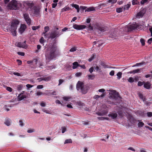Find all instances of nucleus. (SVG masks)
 I'll use <instances>...</instances> for the list:
<instances>
[{"instance_id": "nucleus-42", "label": "nucleus", "mask_w": 152, "mask_h": 152, "mask_svg": "<svg viewBox=\"0 0 152 152\" xmlns=\"http://www.w3.org/2000/svg\"><path fill=\"white\" fill-rule=\"evenodd\" d=\"M77 49L76 47H74L71 48L69 50V51L71 52H73L76 51Z\"/></svg>"}, {"instance_id": "nucleus-48", "label": "nucleus", "mask_w": 152, "mask_h": 152, "mask_svg": "<svg viewBox=\"0 0 152 152\" xmlns=\"http://www.w3.org/2000/svg\"><path fill=\"white\" fill-rule=\"evenodd\" d=\"M62 133H64L66 131V128L65 127H62L61 128Z\"/></svg>"}, {"instance_id": "nucleus-32", "label": "nucleus", "mask_w": 152, "mask_h": 152, "mask_svg": "<svg viewBox=\"0 0 152 152\" xmlns=\"http://www.w3.org/2000/svg\"><path fill=\"white\" fill-rule=\"evenodd\" d=\"M122 73L121 72H119L117 74V78L118 79H120L121 77Z\"/></svg>"}, {"instance_id": "nucleus-54", "label": "nucleus", "mask_w": 152, "mask_h": 152, "mask_svg": "<svg viewBox=\"0 0 152 152\" xmlns=\"http://www.w3.org/2000/svg\"><path fill=\"white\" fill-rule=\"evenodd\" d=\"M148 0H142L141 1L140 3L141 4H143L147 2Z\"/></svg>"}, {"instance_id": "nucleus-49", "label": "nucleus", "mask_w": 152, "mask_h": 152, "mask_svg": "<svg viewBox=\"0 0 152 152\" xmlns=\"http://www.w3.org/2000/svg\"><path fill=\"white\" fill-rule=\"evenodd\" d=\"M143 63H136L132 67H135L136 66H138L142 64Z\"/></svg>"}, {"instance_id": "nucleus-22", "label": "nucleus", "mask_w": 152, "mask_h": 152, "mask_svg": "<svg viewBox=\"0 0 152 152\" xmlns=\"http://www.w3.org/2000/svg\"><path fill=\"white\" fill-rule=\"evenodd\" d=\"M97 29L101 32H104L105 31H106L107 30L106 27L105 28L100 26L98 27Z\"/></svg>"}, {"instance_id": "nucleus-29", "label": "nucleus", "mask_w": 152, "mask_h": 152, "mask_svg": "<svg viewBox=\"0 0 152 152\" xmlns=\"http://www.w3.org/2000/svg\"><path fill=\"white\" fill-rule=\"evenodd\" d=\"M49 30V27L48 26H45L44 28L45 32L43 33L44 34L45 36L46 37L45 34Z\"/></svg>"}, {"instance_id": "nucleus-30", "label": "nucleus", "mask_w": 152, "mask_h": 152, "mask_svg": "<svg viewBox=\"0 0 152 152\" xmlns=\"http://www.w3.org/2000/svg\"><path fill=\"white\" fill-rule=\"evenodd\" d=\"M130 7V4H127L125 5L123 8L124 10H128Z\"/></svg>"}, {"instance_id": "nucleus-55", "label": "nucleus", "mask_w": 152, "mask_h": 152, "mask_svg": "<svg viewBox=\"0 0 152 152\" xmlns=\"http://www.w3.org/2000/svg\"><path fill=\"white\" fill-rule=\"evenodd\" d=\"M56 104H61V106L64 105L62 103H61V102H60V101L58 100H56Z\"/></svg>"}, {"instance_id": "nucleus-27", "label": "nucleus", "mask_w": 152, "mask_h": 152, "mask_svg": "<svg viewBox=\"0 0 152 152\" xmlns=\"http://www.w3.org/2000/svg\"><path fill=\"white\" fill-rule=\"evenodd\" d=\"M76 104L80 107H82L84 106V104L80 101L77 102L76 103Z\"/></svg>"}, {"instance_id": "nucleus-11", "label": "nucleus", "mask_w": 152, "mask_h": 152, "mask_svg": "<svg viewBox=\"0 0 152 152\" xmlns=\"http://www.w3.org/2000/svg\"><path fill=\"white\" fill-rule=\"evenodd\" d=\"M28 98V97L27 93L24 94L21 93L18 95L17 97V99L18 101H20L25 99Z\"/></svg>"}, {"instance_id": "nucleus-57", "label": "nucleus", "mask_w": 152, "mask_h": 152, "mask_svg": "<svg viewBox=\"0 0 152 152\" xmlns=\"http://www.w3.org/2000/svg\"><path fill=\"white\" fill-rule=\"evenodd\" d=\"M43 88V86L42 85H39L37 86V88L38 89H42Z\"/></svg>"}, {"instance_id": "nucleus-24", "label": "nucleus", "mask_w": 152, "mask_h": 152, "mask_svg": "<svg viewBox=\"0 0 152 152\" xmlns=\"http://www.w3.org/2000/svg\"><path fill=\"white\" fill-rule=\"evenodd\" d=\"M72 65V69H75L77 68L78 66H79L80 64H78L77 62L76 61L73 63Z\"/></svg>"}, {"instance_id": "nucleus-18", "label": "nucleus", "mask_w": 152, "mask_h": 152, "mask_svg": "<svg viewBox=\"0 0 152 152\" xmlns=\"http://www.w3.org/2000/svg\"><path fill=\"white\" fill-rule=\"evenodd\" d=\"M151 86V83L150 82H147L145 83L144 82V87L145 88L147 89H149L150 88Z\"/></svg>"}, {"instance_id": "nucleus-61", "label": "nucleus", "mask_w": 152, "mask_h": 152, "mask_svg": "<svg viewBox=\"0 0 152 152\" xmlns=\"http://www.w3.org/2000/svg\"><path fill=\"white\" fill-rule=\"evenodd\" d=\"M42 110L43 112L46 113L50 114L49 111L48 110H46L45 109H43Z\"/></svg>"}, {"instance_id": "nucleus-3", "label": "nucleus", "mask_w": 152, "mask_h": 152, "mask_svg": "<svg viewBox=\"0 0 152 152\" xmlns=\"http://www.w3.org/2000/svg\"><path fill=\"white\" fill-rule=\"evenodd\" d=\"M109 98L113 101V103L115 104L119 103L121 99L119 94L115 90H111L109 93Z\"/></svg>"}, {"instance_id": "nucleus-6", "label": "nucleus", "mask_w": 152, "mask_h": 152, "mask_svg": "<svg viewBox=\"0 0 152 152\" xmlns=\"http://www.w3.org/2000/svg\"><path fill=\"white\" fill-rule=\"evenodd\" d=\"M76 88L78 91H81L83 94H85L87 92V90L84 88L83 83L80 81L78 82L77 84Z\"/></svg>"}, {"instance_id": "nucleus-62", "label": "nucleus", "mask_w": 152, "mask_h": 152, "mask_svg": "<svg viewBox=\"0 0 152 152\" xmlns=\"http://www.w3.org/2000/svg\"><path fill=\"white\" fill-rule=\"evenodd\" d=\"M64 82V80H63L60 79L59 80V83L58 85L59 86L61 85L63 82Z\"/></svg>"}, {"instance_id": "nucleus-60", "label": "nucleus", "mask_w": 152, "mask_h": 152, "mask_svg": "<svg viewBox=\"0 0 152 152\" xmlns=\"http://www.w3.org/2000/svg\"><path fill=\"white\" fill-rule=\"evenodd\" d=\"M56 68V66L54 65L50 66L48 67V69H55Z\"/></svg>"}, {"instance_id": "nucleus-7", "label": "nucleus", "mask_w": 152, "mask_h": 152, "mask_svg": "<svg viewBox=\"0 0 152 152\" xmlns=\"http://www.w3.org/2000/svg\"><path fill=\"white\" fill-rule=\"evenodd\" d=\"M102 108L103 109H102L101 112H96V114L99 116L104 115L107 114L108 111V107L105 105H103Z\"/></svg>"}, {"instance_id": "nucleus-5", "label": "nucleus", "mask_w": 152, "mask_h": 152, "mask_svg": "<svg viewBox=\"0 0 152 152\" xmlns=\"http://www.w3.org/2000/svg\"><path fill=\"white\" fill-rule=\"evenodd\" d=\"M9 9L17 10L21 8L22 4L19 1L15 0H12L7 5Z\"/></svg>"}, {"instance_id": "nucleus-41", "label": "nucleus", "mask_w": 152, "mask_h": 152, "mask_svg": "<svg viewBox=\"0 0 152 152\" xmlns=\"http://www.w3.org/2000/svg\"><path fill=\"white\" fill-rule=\"evenodd\" d=\"M71 5L72 7L75 8L76 9H78L79 7V5L77 4H73Z\"/></svg>"}, {"instance_id": "nucleus-8", "label": "nucleus", "mask_w": 152, "mask_h": 152, "mask_svg": "<svg viewBox=\"0 0 152 152\" xmlns=\"http://www.w3.org/2000/svg\"><path fill=\"white\" fill-rule=\"evenodd\" d=\"M140 26L137 23H134L132 25H128L126 26L125 28H128V31H129L132 30L138 29Z\"/></svg>"}, {"instance_id": "nucleus-9", "label": "nucleus", "mask_w": 152, "mask_h": 152, "mask_svg": "<svg viewBox=\"0 0 152 152\" xmlns=\"http://www.w3.org/2000/svg\"><path fill=\"white\" fill-rule=\"evenodd\" d=\"M40 8L39 6H34L32 8L33 13L37 17L39 16Z\"/></svg>"}, {"instance_id": "nucleus-46", "label": "nucleus", "mask_w": 152, "mask_h": 152, "mask_svg": "<svg viewBox=\"0 0 152 152\" xmlns=\"http://www.w3.org/2000/svg\"><path fill=\"white\" fill-rule=\"evenodd\" d=\"M89 79L92 80L94 77V75H89L88 76Z\"/></svg>"}, {"instance_id": "nucleus-17", "label": "nucleus", "mask_w": 152, "mask_h": 152, "mask_svg": "<svg viewBox=\"0 0 152 152\" xmlns=\"http://www.w3.org/2000/svg\"><path fill=\"white\" fill-rule=\"evenodd\" d=\"M109 117H111L112 119L115 118L117 116V114L115 112H113L108 115Z\"/></svg>"}, {"instance_id": "nucleus-47", "label": "nucleus", "mask_w": 152, "mask_h": 152, "mask_svg": "<svg viewBox=\"0 0 152 152\" xmlns=\"http://www.w3.org/2000/svg\"><path fill=\"white\" fill-rule=\"evenodd\" d=\"M19 123L20 125V126H24V124L23 123V122L21 120H19Z\"/></svg>"}, {"instance_id": "nucleus-23", "label": "nucleus", "mask_w": 152, "mask_h": 152, "mask_svg": "<svg viewBox=\"0 0 152 152\" xmlns=\"http://www.w3.org/2000/svg\"><path fill=\"white\" fill-rule=\"evenodd\" d=\"M144 14V13H143L142 11H141L137 13L136 17L137 18H140L142 17Z\"/></svg>"}, {"instance_id": "nucleus-64", "label": "nucleus", "mask_w": 152, "mask_h": 152, "mask_svg": "<svg viewBox=\"0 0 152 152\" xmlns=\"http://www.w3.org/2000/svg\"><path fill=\"white\" fill-rule=\"evenodd\" d=\"M80 9H82L83 10H86L87 8V7L83 6H80Z\"/></svg>"}, {"instance_id": "nucleus-21", "label": "nucleus", "mask_w": 152, "mask_h": 152, "mask_svg": "<svg viewBox=\"0 0 152 152\" xmlns=\"http://www.w3.org/2000/svg\"><path fill=\"white\" fill-rule=\"evenodd\" d=\"M71 97L69 96H65L62 97L63 99L66 102L69 101L71 99Z\"/></svg>"}, {"instance_id": "nucleus-45", "label": "nucleus", "mask_w": 152, "mask_h": 152, "mask_svg": "<svg viewBox=\"0 0 152 152\" xmlns=\"http://www.w3.org/2000/svg\"><path fill=\"white\" fill-rule=\"evenodd\" d=\"M23 86L22 85H19L18 86L17 89L18 91H20L22 90Z\"/></svg>"}, {"instance_id": "nucleus-28", "label": "nucleus", "mask_w": 152, "mask_h": 152, "mask_svg": "<svg viewBox=\"0 0 152 152\" xmlns=\"http://www.w3.org/2000/svg\"><path fill=\"white\" fill-rule=\"evenodd\" d=\"M116 33V31H114V32H113V33H112L110 34V37H111L112 38H114V37H115V36H117Z\"/></svg>"}, {"instance_id": "nucleus-14", "label": "nucleus", "mask_w": 152, "mask_h": 152, "mask_svg": "<svg viewBox=\"0 0 152 152\" xmlns=\"http://www.w3.org/2000/svg\"><path fill=\"white\" fill-rule=\"evenodd\" d=\"M26 41H25L23 42H18L16 43V45L19 47L25 48L26 47Z\"/></svg>"}, {"instance_id": "nucleus-56", "label": "nucleus", "mask_w": 152, "mask_h": 152, "mask_svg": "<svg viewBox=\"0 0 152 152\" xmlns=\"http://www.w3.org/2000/svg\"><path fill=\"white\" fill-rule=\"evenodd\" d=\"M82 73L81 72H77L75 74V75L76 77H78L82 75Z\"/></svg>"}, {"instance_id": "nucleus-16", "label": "nucleus", "mask_w": 152, "mask_h": 152, "mask_svg": "<svg viewBox=\"0 0 152 152\" xmlns=\"http://www.w3.org/2000/svg\"><path fill=\"white\" fill-rule=\"evenodd\" d=\"M26 28V26L24 24L21 25L19 29V32L20 34H22L25 31Z\"/></svg>"}, {"instance_id": "nucleus-63", "label": "nucleus", "mask_w": 152, "mask_h": 152, "mask_svg": "<svg viewBox=\"0 0 152 152\" xmlns=\"http://www.w3.org/2000/svg\"><path fill=\"white\" fill-rule=\"evenodd\" d=\"M147 116L148 117H151L152 116V112H148L147 113Z\"/></svg>"}, {"instance_id": "nucleus-35", "label": "nucleus", "mask_w": 152, "mask_h": 152, "mask_svg": "<svg viewBox=\"0 0 152 152\" xmlns=\"http://www.w3.org/2000/svg\"><path fill=\"white\" fill-rule=\"evenodd\" d=\"M96 56L94 54H93L91 56V58L88 59V61L90 62L93 59H94L96 57Z\"/></svg>"}, {"instance_id": "nucleus-51", "label": "nucleus", "mask_w": 152, "mask_h": 152, "mask_svg": "<svg viewBox=\"0 0 152 152\" xmlns=\"http://www.w3.org/2000/svg\"><path fill=\"white\" fill-rule=\"evenodd\" d=\"M39 42L41 44H43L44 42V39L43 37H41L39 40Z\"/></svg>"}, {"instance_id": "nucleus-19", "label": "nucleus", "mask_w": 152, "mask_h": 152, "mask_svg": "<svg viewBox=\"0 0 152 152\" xmlns=\"http://www.w3.org/2000/svg\"><path fill=\"white\" fill-rule=\"evenodd\" d=\"M11 123V120L9 118L6 119L4 122V124L7 126L10 125Z\"/></svg>"}, {"instance_id": "nucleus-50", "label": "nucleus", "mask_w": 152, "mask_h": 152, "mask_svg": "<svg viewBox=\"0 0 152 152\" xmlns=\"http://www.w3.org/2000/svg\"><path fill=\"white\" fill-rule=\"evenodd\" d=\"M140 41L142 45L143 46L145 45V42L144 40L143 39H141L140 40Z\"/></svg>"}, {"instance_id": "nucleus-13", "label": "nucleus", "mask_w": 152, "mask_h": 152, "mask_svg": "<svg viewBox=\"0 0 152 152\" xmlns=\"http://www.w3.org/2000/svg\"><path fill=\"white\" fill-rule=\"evenodd\" d=\"M59 32L56 31L55 32L53 33H52L50 34V37L52 39H53L56 37L59 36L62 34V31L60 32V34H59Z\"/></svg>"}, {"instance_id": "nucleus-31", "label": "nucleus", "mask_w": 152, "mask_h": 152, "mask_svg": "<svg viewBox=\"0 0 152 152\" xmlns=\"http://www.w3.org/2000/svg\"><path fill=\"white\" fill-rule=\"evenodd\" d=\"M123 10H124V9L123 7L118 8L116 10L117 12L118 13L121 12H122Z\"/></svg>"}, {"instance_id": "nucleus-58", "label": "nucleus", "mask_w": 152, "mask_h": 152, "mask_svg": "<svg viewBox=\"0 0 152 152\" xmlns=\"http://www.w3.org/2000/svg\"><path fill=\"white\" fill-rule=\"evenodd\" d=\"M144 82L139 81L138 83V86H141L144 84Z\"/></svg>"}, {"instance_id": "nucleus-25", "label": "nucleus", "mask_w": 152, "mask_h": 152, "mask_svg": "<svg viewBox=\"0 0 152 152\" xmlns=\"http://www.w3.org/2000/svg\"><path fill=\"white\" fill-rule=\"evenodd\" d=\"M70 10V8L69 7L66 6L61 10V12H63L65 11H68Z\"/></svg>"}, {"instance_id": "nucleus-37", "label": "nucleus", "mask_w": 152, "mask_h": 152, "mask_svg": "<svg viewBox=\"0 0 152 152\" xmlns=\"http://www.w3.org/2000/svg\"><path fill=\"white\" fill-rule=\"evenodd\" d=\"M128 81L130 83H133L134 81V78L132 77H130L128 80Z\"/></svg>"}, {"instance_id": "nucleus-10", "label": "nucleus", "mask_w": 152, "mask_h": 152, "mask_svg": "<svg viewBox=\"0 0 152 152\" xmlns=\"http://www.w3.org/2000/svg\"><path fill=\"white\" fill-rule=\"evenodd\" d=\"M24 18L27 23V24L30 25L31 23V20L29 18V15L28 13H24L23 14Z\"/></svg>"}, {"instance_id": "nucleus-33", "label": "nucleus", "mask_w": 152, "mask_h": 152, "mask_svg": "<svg viewBox=\"0 0 152 152\" xmlns=\"http://www.w3.org/2000/svg\"><path fill=\"white\" fill-rule=\"evenodd\" d=\"M141 69H134L133 70V74H134L135 73H138L140 72Z\"/></svg>"}, {"instance_id": "nucleus-43", "label": "nucleus", "mask_w": 152, "mask_h": 152, "mask_svg": "<svg viewBox=\"0 0 152 152\" xmlns=\"http://www.w3.org/2000/svg\"><path fill=\"white\" fill-rule=\"evenodd\" d=\"M132 4L133 5L136 4L138 3L137 0H133L132 1Z\"/></svg>"}, {"instance_id": "nucleus-34", "label": "nucleus", "mask_w": 152, "mask_h": 152, "mask_svg": "<svg viewBox=\"0 0 152 152\" xmlns=\"http://www.w3.org/2000/svg\"><path fill=\"white\" fill-rule=\"evenodd\" d=\"M72 141L71 139H67L65 140L64 143L65 144H66V143H72Z\"/></svg>"}, {"instance_id": "nucleus-36", "label": "nucleus", "mask_w": 152, "mask_h": 152, "mask_svg": "<svg viewBox=\"0 0 152 152\" xmlns=\"http://www.w3.org/2000/svg\"><path fill=\"white\" fill-rule=\"evenodd\" d=\"M40 26H33L32 27V29L33 30L35 31L37 29L40 28Z\"/></svg>"}, {"instance_id": "nucleus-20", "label": "nucleus", "mask_w": 152, "mask_h": 152, "mask_svg": "<svg viewBox=\"0 0 152 152\" xmlns=\"http://www.w3.org/2000/svg\"><path fill=\"white\" fill-rule=\"evenodd\" d=\"M95 10V8L93 7H90L88 8H87L85 10V12H90L92 11Z\"/></svg>"}, {"instance_id": "nucleus-1", "label": "nucleus", "mask_w": 152, "mask_h": 152, "mask_svg": "<svg viewBox=\"0 0 152 152\" xmlns=\"http://www.w3.org/2000/svg\"><path fill=\"white\" fill-rule=\"evenodd\" d=\"M19 23V22L18 20H15L11 23L10 25H8L7 27V30L9 31H11L13 36L16 35V29Z\"/></svg>"}, {"instance_id": "nucleus-52", "label": "nucleus", "mask_w": 152, "mask_h": 152, "mask_svg": "<svg viewBox=\"0 0 152 152\" xmlns=\"http://www.w3.org/2000/svg\"><path fill=\"white\" fill-rule=\"evenodd\" d=\"M17 54L21 56H24L25 54L23 52H17Z\"/></svg>"}, {"instance_id": "nucleus-15", "label": "nucleus", "mask_w": 152, "mask_h": 152, "mask_svg": "<svg viewBox=\"0 0 152 152\" xmlns=\"http://www.w3.org/2000/svg\"><path fill=\"white\" fill-rule=\"evenodd\" d=\"M51 77H42L37 79L38 82H41L42 81H48L50 80Z\"/></svg>"}, {"instance_id": "nucleus-2", "label": "nucleus", "mask_w": 152, "mask_h": 152, "mask_svg": "<svg viewBox=\"0 0 152 152\" xmlns=\"http://www.w3.org/2000/svg\"><path fill=\"white\" fill-rule=\"evenodd\" d=\"M56 47L53 46L50 50L47 51L45 55L46 59L48 62H49L51 60L55 58L56 56L55 52L57 50Z\"/></svg>"}, {"instance_id": "nucleus-26", "label": "nucleus", "mask_w": 152, "mask_h": 152, "mask_svg": "<svg viewBox=\"0 0 152 152\" xmlns=\"http://www.w3.org/2000/svg\"><path fill=\"white\" fill-rule=\"evenodd\" d=\"M105 95V94H104L103 93L101 95H95L94 97V98L95 99H97L99 98H103L104 96Z\"/></svg>"}, {"instance_id": "nucleus-12", "label": "nucleus", "mask_w": 152, "mask_h": 152, "mask_svg": "<svg viewBox=\"0 0 152 152\" xmlns=\"http://www.w3.org/2000/svg\"><path fill=\"white\" fill-rule=\"evenodd\" d=\"M73 28L76 29L77 30H81L85 28L86 26L85 25H79L76 24L73 25Z\"/></svg>"}, {"instance_id": "nucleus-39", "label": "nucleus", "mask_w": 152, "mask_h": 152, "mask_svg": "<svg viewBox=\"0 0 152 152\" xmlns=\"http://www.w3.org/2000/svg\"><path fill=\"white\" fill-rule=\"evenodd\" d=\"M117 1V0H109L108 1V3L113 4L116 3Z\"/></svg>"}, {"instance_id": "nucleus-4", "label": "nucleus", "mask_w": 152, "mask_h": 152, "mask_svg": "<svg viewBox=\"0 0 152 152\" xmlns=\"http://www.w3.org/2000/svg\"><path fill=\"white\" fill-rule=\"evenodd\" d=\"M22 4L21 10H23L24 9L26 11H28L29 13L32 11V8L34 6V4L32 2L27 1H23Z\"/></svg>"}, {"instance_id": "nucleus-40", "label": "nucleus", "mask_w": 152, "mask_h": 152, "mask_svg": "<svg viewBox=\"0 0 152 152\" xmlns=\"http://www.w3.org/2000/svg\"><path fill=\"white\" fill-rule=\"evenodd\" d=\"M35 131V130L34 129H28L27 130V132L28 133H31L32 132H34Z\"/></svg>"}, {"instance_id": "nucleus-44", "label": "nucleus", "mask_w": 152, "mask_h": 152, "mask_svg": "<svg viewBox=\"0 0 152 152\" xmlns=\"http://www.w3.org/2000/svg\"><path fill=\"white\" fill-rule=\"evenodd\" d=\"M138 95L140 98L142 99V100H144V99L143 98V95L142 94L140 93H138Z\"/></svg>"}, {"instance_id": "nucleus-59", "label": "nucleus", "mask_w": 152, "mask_h": 152, "mask_svg": "<svg viewBox=\"0 0 152 152\" xmlns=\"http://www.w3.org/2000/svg\"><path fill=\"white\" fill-rule=\"evenodd\" d=\"M44 93H42V92H41L40 91L37 92L36 93V95L37 96H40L44 94Z\"/></svg>"}, {"instance_id": "nucleus-38", "label": "nucleus", "mask_w": 152, "mask_h": 152, "mask_svg": "<svg viewBox=\"0 0 152 152\" xmlns=\"http://www.w3.org/2000/svg\"><path fill=\"white\" fill-rule=\"evenodd\" d=\"M144 125V123L141 121H139L138 124V127H142Z\"/></svg>"}, {"instance_id": "nucleus-53", "label": "nucleus", "mask_w": 152, "mask_h": 152, "mask_svg": "<svg viewBox=\"0 0 152 152\" xmlns=\"http://www.w3.org/2000/svg\"><path fill=\"white\" fill-rule=\"evenodd\" d=\"M6 90L10 92H12V88L11 87H6Z\"/></svg>"}]
</instances>
